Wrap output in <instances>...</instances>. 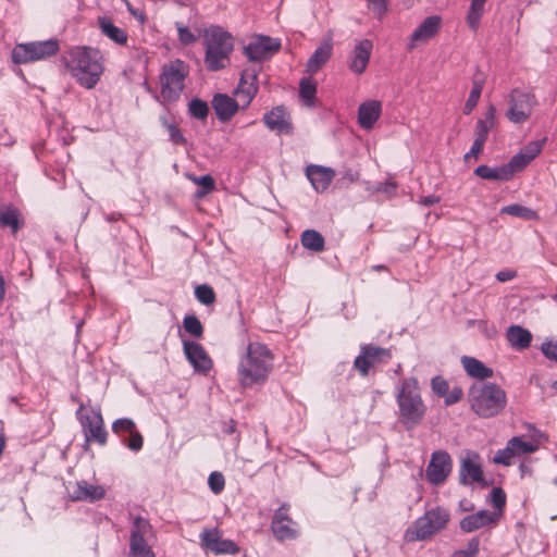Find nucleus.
I'll list each match as a JSON object with an SVG mask.
<instances>
[{
	"instance_id": "obj_14",
	"label": "nucleus",
	"mask_w": 557,
	"mask_h": 557,
	"mask_svg": "<svg viewBox=\"0 0 557 557\" xmlns=\"http://www.w3.org/2000/svg\"><path fill=\"white\" fill-rule=\"evenodd\" d=\"M183 349L186 359L193 366L194 370L205 375L208 374L213 363L202 345L193 341H184Z\"/></svg>"
},
{
	"instance_id": "obj_42",
	"label": "nucleus",
	"mask_w": 557,
	"mask_h": 557,
	"mask_svg": "<svg viewBox=\"0 0 557 557\" xmlns=\"http://www.w3.org/2000/svg\"><path fill=\"white\" fill-rule=\"evenodd\" d=\"M183 326L188 334L196 338H201L203 335V326L200 320L194 314H188L184 318Z\"/></svg>"
},
{
	"instance_id": "obj_62",
	"label": "nucleus",
	"mask_w": 557,
	"mask_h": 557,
	"mask_svg": "<svg viewBox=\"0 0 557 557\" xmlns=\"http://www.w3.org/2000/svg\"><path fill=\"white\" fill-rule=\"evenodd\" d=\"M437 202H440V197H437L435 195H429V196L421 197L420 201H419V203H421L424 207H430Z\"/></svg>"
},
{
	"instance_id": "obj_4",
	"label": "nucleus",
	"mask_w": 557,
	"mask_h": 557,
	"mask_svg": "<svg viewBox=\"0 0 557 557\" xmlns=\"http://www.w3.org/2000/svg\"><path fill=\"white\" fill-rule=\"evenodd\" d=\"M203 45L205 65L207 70L216 72L230 64V57L234 50L233 36L220 26H212L205 30Z\"/></svg>"
},
{
	"instance_id": "obj_56",
	"label": "nucleus",
	"mask_w": 557,
	"mask_h": 557,
	"mask_svg": "<svg viewBox=\"0 0 557 557\" xmlns=\"http://www.w3.org/2000/svg\"><path fill=\"white\" fill-rule=\"evenodd\" d=\"M462 388L459 386H455L451 391L448 389L447 394L445 395V405L451 406L458 403L462 398Z\"/></svg>"
},
{
	"instance_id": "obj_50",
	"label": "nucleus",
	"mask_w": 557,
	"mask_h": 557,
	"mask_svg": "<svg viewBox=\"0 0 557 557\" xmlns=\"http://www.w3.org/2000/svg\"><path fill=\"white\" fill-rule=\"evenodd\" d=\"M491 504L498 510L497 518L502 515L506 505V494L502 487H494L491 493Z\"/></svg>"
},
{
	"instance_id": "obj_41",
	"label": "nucleus",
	"mask_w": 557,
	"mask_h": 557,
	"mask_svg": "<svg viewBox=\"0 0 557 557\" xmlns=\"http://www.w3.org/2000/svg\"><path fill=\"white\" fill-rule=\"evenodd\" d=\"M510 447L515 450L516 455L531 454L539 449V444L533 442H524L522 437L515 436L509 441Z\"/></svg>"
},
{
	"instance_id": "obj_55",
	"label": "nucleus",
	"mask_w": 557,
	"mask_h": 557,
	"mask_svg": "<svg viewBox=\"0 0 557 557\" xmlns=\"http://www.w3.org/2000/svg\"><path fill=\"white\" fill-rule=\"evenodd\" d=\"M542 352L547 359L557 362V342L548 341L543 343Z\"/></svg>"
},
{
	"instance_id": "obj_2",
	"label": "nucleus",
	"mask_w": 557,
	"mask_h": 557,
	"mask_svg": "<svg viewBox=\"0 0 557 557\" xmlns=\"http://www.w3.org/2000/svg\"><path fill=\"white\" fill-rule=\"evenodd\" d=\"M66 67L76 82L87 89L98 84L104 70L100 51L89 47L74 48L70 52Z\"/></svg>"
},
{
	"instance_id": "obj_64",
	"label": "nucleus",
	"mask_w": 557,
	"mask_h": 557,
	"mask_svg": "<svg viewBox=\"0 0 557 557\" xmlns=\"http://www.w3.org/2000/svg\"><path fill=\"white\" fill-rule=\"evenodd\" d=\"M496 277L499 282H507L515 277V272L500 271L496 274Z\"/></svg>"
},
{
	"instance_id": "obj_13",
	"label": "nucleus",
	"mask_w": 557,
	"mask_h": 557,
	"mask_svg": "<svg viewBox=\"0 0 557 557\" xmlns=\"http://www.w3.org/2000/svg\"><path fill=\"white\" fill-rule=\"evenodd\" d=\"M81 425L85 436L86 446L95 442L101 446L107 444L108 432L104 430L103 419L101 413L92 412V414H85L81 417Z\"/></svg>"
},
{
	"instance_id": "obj_17",
	"label": "nucleus",
	"mask_w": 557,
	"mask_h": 557,
	"mask_svg": "<svg viewBox=\"0 0 557 557\" xmlns=\"http://www.w3.org/2000/svg\"><path fill=\"white\" fill-rule=\"evenodd\" d=\"M202 546L206 549L213 552L214 554H237L239 548L232 540H222L219 536L218 531L205 530L200 534Z\"/></svg>"
},
{
	"instance_id": "obj_58",
	"label": "nucleus",
	"mask_w": 557,
	"mask_h": 557,
	"mask_svg": "<svg viewBox=\"0 0 557 557\" xmlns=\"http://www.w3.org/2000/svg\"><path fill=\"white\" fill-rule=\"evenodd\" d=\"M126 4L127 11L133 15L141 25L147 21V16L143 10L134 8L128 0H123Z\"/></svg>"
},
{
	"instance_id": "obj_45",
	"label": "nucleus",
	"mask_w": 557,
	"mask_h": 557,
	"mask_svg": "<svg viewBox=\"0 0 557 557\" xmlns=\"http://www.w3.org/2000/svg\"><path fill=\"white\" fill-rule=\"evenodd\" d=\"M195 296L200 304L206 306H210L215 302V293L208 284L197 286L195 288Z\"/></svg>"
},
{
	"instance_id": "obj_15",
	"label": "nucleus",
	"mask_w": 557,
	"mask_h": 557,
	"mask_svg": "<svg viewBox=\"0 0 557 557\" xmlns=\"http://www.w3.org/2000/svg\"><path fill=\"white\" fill-rule=\"evenodd\" d=\"M295 522L288 516L287 505H282L274 513L271 530L278 541L292 540L297 536Z\"/></svg>"
},
{
	"instance_id": "obj_49",
	"label": "nucleus",
	"mask_w": 557,
	"mask_h": 557,
	"mask_svg": "<svg viewBox=\"0 0 557 557\" xmlns=\"http://www.w3.org/2000/svg\"><path fill=\"white\" fill-rule=\"evenodd\" d=\"M516 456L515 450L510 447L509 442L507 443L506 447L504 449H499L494 458V463L497 465H504V466H510L512 457Z\"/></svg>"
},
{
	"instance_id": "obj_48",
	"label": "nucleus",
	"mask_w": 557,
	"mask_h": 557,
	"mask_svg": "<svg viewBox=\"0 0 557 557\" xmlns=\"http://www.w3.org/2000/svg\"><path fill=\"white\" fill-rule=\"evenodd\" d=\"M128 437H124L121 440V442L132 451H139L143 448L144 445V437L140 434V432L135 429L134 431L128 434Z\"/></svg>"
},
{
	"instance_id": "obj_34",
	"label": "nucleus",
	"mask_w": 557,
	"mask_h": 557,
	"mask_svg": "<svg viewBox=\"0 0 557 557\" xmlns=\"http://www.w3.org/2000/svg\"><path fill=\"white\" fill-rule=\"evenodd\" d=\"M301 245L309 250L320 252L324 250V237L315 230H306L300 237Z\"/></svg>"
},
{
	"instance_id": "obj_60",
	"label": "nucleus",
	"mask_w": 557,
	"mask_h": 557,
	"mask_svg": "<svg viewBox=\"0 0 557 557\" xmlns=\"http://www.w3.org/2000/svg\"><path fill=\"white\" fill-rule=\"evenodd\" d=\"M368 2L373 7L374 12L381 16L387 11L386 0H368Z\"/></svg>"
},
{
	"instance_id": "obj_47",
	"label": "nucleus",
	"mask_w": 557,
	"mask_h": 557,
	"mask_svg": "<svg viewBox=\"0 0 557 557\" xmlns=\"http://www.w3.org/2000/svg\"><path fill=\"white\" fill-rule=\"evenodd\" d=\"M193 181H194V183H196L197 185L202 187V189L198 190L197 194H196L197 197H199V198H201L205 195L213 191L214 188H215L214 178L211 175H209V174L194 177Z\"/></svg>"
},
{
	"instance_id": "obj_29",
	"label": "nucleus",
	"mask_w": 557,
	"mask_h": 557,
	"mask_svg": "<svg viewBox=\"0 0 557 557\" xmlns=\"http://www.w3.org/2000/svg\"><path fill=\"white\" fill-rule=\"evenodd\" d=\"M24 226V220L21 215V212L12 207L0 208V227L1 228H10L12 235H16V233Z\"/></svg>"
},
{
	"instance_id": "obj_31",
	"label": "nucleus",
	"mask_w": 557,
	"mask_h": 557,
	"mask_svg": "<svg viewBox=\"0 0 557 557\" xmlns=\"http://www.w3.org/2000/svg\"><path fill=\"white\" fill-rule=\"evenodd\" d=\"M506 336L511 347L518 350L530 347L532 342V334L530 331L520 325L509 326Z\"/></svg>"
},
{
	"instance_id": "obj_54",
	"label": "nucleus",
	"mask_w": 557,
	"mask_h": 557,
	"mask_svg": "<svg viewBox=\"0 0 557 557\" xmlns=\"http://www.w3.org/2000/svg\"><path fill=\"white\" fill-rule=\"evenodd\" d=\"M542 143L536 140V141H531L529 143L527 146H524L521 150V152L530 160L532 161L533 159H535L541 150H542Z\"/></svg>"
},
{
	"instance_id": "obj_16",
	"label": "nucleus",
	"mask_w": 557,
	"mask_h": 557,
	"mask_svg": "<svg viewBox=\"0 0 557 557\" xmlns=\"http://www.w3.org/2000/svg\"><path fill=\"white\" fill-rule=\"evenodd\" d=\"M106 496V490L98 484H91L86 480L75 482L69 487V497L73 502L95 503Z\"/></svg>"
},
{
	"instance_id": "obj_22",
	"label": "nucleus",
	"mask_w": 557,
	"mask_h": 557,
	"mask_svg": "<svg viewBox=\"0 0 557 557\" xmlns=\"http://www.w3.org/2000/svg\"><path fill=\"white\" fill-rule=\"evenodd\" d=\"M306 175L310 181L312 187L318 191H324L332 183L335 171L331 168L310 164L306 169Z\"/></svg>"
},
{
	"instance_id": "obj_52",
	"label": "nucleus",
	"mask_w": 557,
	"mask_h": 557,
	"mask_svg": "<svg viewBox=\"0 0 557 557\" xmlns=\"http://www.w3.org/2000/svg\"><path fill=\"white\" fill-rule=\"evenodd\" d=\"M176 28L178 33V39L183 45H190L197 40V36H195L187 26H184L182 23H176Z\"/></svg>"
},
{
	"instance_id": "obj_57",
	"label": "nucleus",
	"mask_w": 557,
	"mask_h": 557,
	"mask_svg": "<svg viewBox=\"0 0 557 557\" xmlns=\"http://www.w3.org/2000/svg\"><path fill=\"white\" fill-rule=\"evenodd\" d=\"M484 144L474 139L470 150L463 156V160L469 162L471 158L478 160L479 154L482 152Z\"/></svg>"
},
{
	"instance_id": "obj_10",
	"label": "nucleus",
	"mask_w": 557,
	"mask_h": 557,
	"mask_svg": "<svg viewBox=\"0 0 557 557\" xmlns=\"http://www.w3.org/2000/svg\"><path fill=\"white\" fill-rule=\"evenodd\" d=\"M453 469V461L445 450H436L432 454L431 460L425 470L426 480L433 485L443 484Z\"/></svg>"
},
{
	"instance_id": "obj_1",
	"label": "nucleus",
	"mask_w": 557,
	"mask_h": 557,
	"mask_svg": "<svg viewBox=\"0 0 557 557\" xmlns=\"http://www.w3.org/2000/svg\"><path fill=\"white\" fill-rule=\"evenodd\" d=\"M273 354L264 344L250 343L238 363L239 384L245 388L263 384L273 370Z\"/></svg>"
},
{
	"instance_id": "obj_12",
	"label": "nucleus",
	"mask_w": 557,
	"mask_h": 557,
	"mask_svg": "<svg viewBox=\"0 0 557 557\" xmlns=\"http://www.w3.org/2000/svg\"><path fill=\"white\" fill-rule=\"evenodd\" d=\"M281 49L280 39L269 36H258L244 48L245 55L253 62L264 61Z\"/></svg>"
},
{
	"instance_id": "obj_5",
	"label": "nucleus",
	"mask_w": 557,
	"mask_h": 557,
	"mask_svg": "<svg viewBox=\"0 0 557 557\" xmlns=\"http://www.w3.org/2000/svg\"><path fill=\"white\" fill-rule=\"evenodd\" d=\"M471 409L481 418L499 414L507 405L506 392L495 383L474 384L468 397Z\"/></svg>"
},
{
	"instance_id": "obj_7",
	"label": "nucleus",
	"mask_w": 557,
	"mask_h": 557,
	"mask_svg": "<svg viewBox=\"0 0 557 557\" xmlns=\"http://www.w3.org/2000/svg\"><path fill=\"white\" fill-rule=\"evenodd\" d=\"M449 521L446 509L436 507L420 517L406 532L409 541H422L441 531Z\"/></svg>"
},
{
	"instance_id": "obj_11",
	"label": "nucleus",
	"mask_w": 557,
	"mask_h": 557,
	"mask_svg": "<svg viewBox=\"0 0 557 557\" xmlns=\"http://www.w3.org/2000/svg\"><path fill=\"white\" fill-rule=\"evenodd\" d=\"M535 97L529 92L512 90L507 117L513 123H522L529 119L535 106Z\"/></svg>"
},
{
	"instance_id": "obj_39",
	"label": "nucleus",
	"mask_w": 557,
	"mask_h": 557,
	"mask_svg": "<svg viewBox=\"0 0 557 557\" xmlns=\"http://www.w3.org/2000/svg\"><path fill=\"white\" fill-rule=\"evenodd\" d=\"M531 161L520 151L515 154L508 163L503 164L509 180L522 171Z\"/></svg>"
},
{
	"instance_id": "obj_23",
	"label": "nucleus",
	"mask_w": 557,
	"mask_h": 557,
	"mask_svg": "<svg viewBox=\"0 0 557 557\" xmlns=\"http://www.w3.org/2000/svg\"><path fill=\"white\" fill-rule=\"evenodd\" d=\"M333 52V42L331 38L324 39L314 50L306 63V72L310 75L318 73L323 65L331 59Z\"/></svg>"
},
{
	"instance_id": "obj_9",
	"label": "nucleus",
	"mask_w": 557,
	"mask_h": 557,
	"mask_svg": "<svg viewBox=\"0 0 557 557\" xmlns=\"http://www.w3.org/2000/svg\"><path fill=\"white\" fill-rule=\"evenodd\" d=\"M392 358L389 349L373 346H361L360 354L354 361L355 369L362 375L367 376L370 369L379 363L387 362Z\"/></svg>"
},
{
	"instance_id": "obj_36",
	"label": "nucleus",
	"mask_w": 557,
	"mask_h": 557,
	"mask_svg": "<svg viewBox=\"0 0 557 557\" xmlns=\"http://www.w3.org/2000/svg\"><path fill=\"white\" fill-rule=\"evenodd\" d=\"M317 84L311 77H304L299 83V98L307 107L314 104Z\"/></svg>"
},
{
	"instance_id": "obj_40",
	"label": "nucleus",
	"mask_w": 557,
	"mask_h": 557,
	"mask_svg": "<svg viewBox=\"0 0 557 557\" xmlns=\"http://www.w3.org/2000/svg\"><path fill=\"white\" fill-rule=\"evenodd\" d=\"M135 429H137L136 424L129 418H120L112 423V432L121 440L125 437V434H131Z\"/></svg>"
},
{
	"instance_id": "obj_33",
	"label": "nucleus",
	"mask_w": 557,
	"mask_h": 557,
	"mask_svg": "<svg viewBox=\"0 0 557 557\" xmlns=\"http://www.w3.org/2000/svg\"><path fill=\"white\" fill-rule=\"evenodd\" d=\"M99 27L108 38L119 45H125L127 41V34L122 28L115 26L109 18L101 17L98 21Z\"/></svg>"
},
{
	"instance_id": "obj_37",
	"label": "nucleus",
	"mask_w": 557,
	"mask_h": 557,
	"mask_svg": "<svg viewBox=\"0 0 557 557\" xmlns=\"http://www.w3.org/2000/svg\"><path fill=\"white\" fill-rule=\"evenodd\" d=\"M474 174L483 180L488 181H509L504 165L490 168L488 165L482 164L474 170Z\"/></svg>"
},
{
	"instance_id": "obj_63",
	"label": "nucleus",
	"mask_w": 557,
	"mask_h": 557,
	"mask_svg": "<svg viewBox=\"0 0 557 557\" xmlns=\"http://www.w3.org/2000/svg\"><path fill=\"white\" fill-rule=\"evenodd\" d=\"M223 432L231 435L236 432V421L233 419H230L228 421L224 422Z\"/></svg>"
},
{
	"instance_id": "obj_53",
	"label": "nucleus",
	"mask_w": 557,
	"mask_h": 557,
	"mask_svg": "<svg viewBox=\"0 0 557 557\" xmlns=\"http://www.w3.org/2000/svg\"><path fill=\"white\" fill-rule=\"evenodd\" d=\"M432 391L440 397H444L448 389V383L442 376H435L431 381Z\"/></svg>"
},
{
	"instance_id": "obj_59",
	"label": "nucleus",
	"mask_w": 557,
	"mask_h": 557,
	"mask_svg": "<svg viewBox=\"0 0 557 557\" xmlns=\"http://www.w3.org/2000/svg\"><path fill=\"white\" fill-rule=\"evenodd\" d=\"M129 557H156L151 547H141L137 549H129Z\"/></svg>"
},
{
	"instance_id": "obj_38",
	"label": "nucleus",
	"mask_w": 557,
	"mask_h": 557,
	"mask_svg": "<svg viewBox=\"0 0 557 557\" xmlns=\"http://www.w3.org/2000/svg\"><path fill=\"white\" fill-rule=\"evenodd\" d=\"M486 0H471V4L467 14V22L471 29L476 30L480 25L481 17L484 13Z\"/></svg>"
},
{
	"instance_id": "obj_19",
	"label": "nucleus",
	"mask_w": 557,
	"mask_h": 557,
	"mask_svg": "<svg viewBox=\"0 0 557 557\" xmlns=\"http://www.w3.org/2000/svg\"><path fill=\"white\" fill-rule=\"evenodd\" d=\"M152 536V528L150 522L137 516L132 524L131 529V540H129V549H137L141 547H150L148 544L150 537Z\"/></svg>"
},
{
	"instance_id": "obj_6",
	"label": "nucleus",
	"mask_w": 557,
	"mask_h": 557,
	"mask_svg": "<svg viewBox=\"0 0 557 557\" xmlns=\"http://www.w3.org/2000/svg\"><path fill=\"white\" fill-rule=\"evenodd\" d=\"M188 70L182 60H174L164 64L160 75L161 97L164 102H176L184 89V82Z\"/></svg>"
},
{
	"instance_id": "obj_21",
	"label": "nucleus",
	"mask_w": 557,
	"mask_h": 557,
	"mask_svg": "<svg viewBox=\"0 0 557 557\" xmlns=\"http://www.w3.org/2000/svg\"><path fill=\"white\" fill-rule=\"evenodd\" d=\"M373 45L369 39L359 40L351 53L349 69L355 74H362L369 63Z\"/></svg>"
},
{
	"instance_id": "obj_27",
	"label": "nucleus",
	"mask_w": 557,
	"mask_h": 557,
	"mask_svg": "<svg viewBox=\"0 0 557 557\" xmlns=\"http://www.w3.org/2000/svg\"><path fill=\"white\" fill-rule=\"evenodd\" d=\"M382 112L381 102L370 100L361 103L358 108V122L364 129H371L379 120Z\"/></svg>"
},
{
	"instance_id": "obj_8",
	"label": "nucleus",
	"mask_w": 557,
	"mask_h": 557,
	"mask_svg": "<svg viewBox=\"0 0 557 557\" xmlns=\"http://www.w3.org/2000/svg\"><path fill=\"white\" fill-rule=\"evenodd\" d=\"M58 51L59 41L57 39L18 44L12 50V60L16 64L29 63L52 57Z\"/></svg>"
},
{
	"instance_id": "obj_43",
	"label": "nucleus",
	"mask_w": 557,
	"mask_h": 557,
	"mask_svg": "<svg viewBox=\"0 0 557 557\" xmlns=\"http://www.w3.org/2000/svg\"><path fill=\"white\" fill-rule=\"evenodd\" d=\"M188 112L197 120H206L209 113L208 103L199 98H194L188 103Z\"/></svg>"
},
{
	"instance_id": "obj_32",
	"label": "nucleus",
	"mask_w": 557,
	"mask_h": 557,
	"mask_svg": "<svg viewBox=\"0 0 557 557\" xmlns=\"http://www.w3.org/2000/svg\"><path fill=\"white\" fill-rule=\"evenodd\" d=\"M461 362L466 372L472 377L484 380L493 375V370L476 358L465 356Z\"/></svg>"
},
{
	"instance_id": "obj_25",
	"label": "nucleus",
	"mask_w": 557,
	"mask_h": 557,
	"mask_svg": "<svg viewBox=\"0 0 557 557\" xmlns=\"http://www.w3.org/2000/svg\"><path fill=\"white\" fill-rule=\"evenodd\" d=\"M442 20L437 15L426 17L412 33L410 49L414 42H422L433 38L440 30Z\"/></svg>"
},
{
	"instance_id": "obj_51",
	"label": "nucleus",
	"mask_w": 557,
	"mask_h": 557,
	"mask_svg": "<svg viewBox=\"0 0 557 557\" xmlns=\"http://www.w3.org/2000/svg\"><path fill=\"white\" fill-rule=\"evenodd\" d=\"M208 484L214 494H219L224 490L225 479L221 472H212L209 475Z\"/></svg>"
},
{
	"instance_id": "obj_61",
	"label": "nucleus",
	"mask_w": 557,
	"mask_h": 557,
	"mask_svg": "<svg viewBox=\"0 0 557 557\" xmlns=\"http://www.w3.org/2000/svg\"><path fill=\"white\" fill-rule=\"evenodd\" d=\"M479 540L474 537L468 542L467 548L461 550L467 553L468 556L476 557L479 553Z\"/></svg>"
},
{
	"instance_id": "obj_46",
	"label": "nucleus",
	"mask_w": 557,
	"mask_h": 557,
	"mask_svg": "<svg viewBox=\"0 0 557 557\" xmlns=\"http://www.w3.org/2000/svg\"><path fill=\"white\" fill-rule=\"evenodd\" d=\"M481 92H482V84L479 82H474L472 89L470 91V95H469V97L465 103V107H463V113L466 115H469L473 111V109L476 107V104L480 100V97H481Z\"/></svg>"
},
{
	"instance_id": "obj_28",
	"label": "nucleus",
	"mask_w": 557,
	"mask_h": 557,
	"mask_svg": "<svg viewBox=\"0 0 557 557\" xmlns=\"http://www.w3.org/2000/svg\"><path fill=\"white\" fill-rule=\"evenodd\" d=\"M497 520V513L488 510H480L461 519L460 529L463 532H473L480 528L494 523Z\"/></svg>"
},
{
	"instance_id": "obj_35",
	"label": "nucleus",
	"mask_w": 557,
	"mask_h": 557,
	"mask_svg": "<svg viewBox=\"0 0 557 557\" xmlns=\"http://www.w3.org/2000/svg\"><path fill=\"white\" fill-rule=\"evenodd\" d=\"M159 121L161 125L168 131L169 139L173 145H187V139L183 135L182 131L174 122H170L168 114L160 115Z\"/></svg>"
},
{
	"instance_id": "obj_24",
	"label": "nucleus",
	"mask_w": 557,
	"mask_h": 557,
	"mask_svg": "<svg viewBox=\"0 0 557 557\" xmlns=\"http://www.w3.org/2000/svg\"><path fill=\"white\" fill-rule=\"evenodd\" d=\"M212 108L221 122L230 121L238 111L239 103L226 94H216L212 101Z\"/></svg>"
},
{
	"instance_id": "obj_3",
	"label": "nucleus",
	"mask_w": 557,
	"mask_h": 557,
	"mask_svg": "<svg viewBox=\"0 0 557 557\" xmlns=\"http://www.w3.org/2000/svg\"><path fill=\"white\" fill-rule=\"evenodd\" d=\"M396 401L399 422L406 430H412L422 422L426 406L422 400L416 377H407L400 382Z\"/></svg>"
},
{
	"instance_id": "obj_18",
	"label": "nucleus",
	"mask_w": 557,
	"mask_h": 557,
	"mask_svg": "<svg viewBox=\"0 0 557 557\" xmlns=\"http://www.w3.org/2000/svg\"><path fill=\"white\" fill-rule=\"evenodd\" d=\"M267 127L277 134H292L293 125L289 113L283 106L275 107L263 115Z\"/></svg>"
},
{
	"instance_id": "obj_20",
	"label": "nucleus",
	"mask_w": 557,
	"mask_h": 557,
	"mask_svg": "<svg viewBox=\"0 0 557 557\" xmlns=\"http://www.w3.org/2000/svg\"><path fill=\"white\" fill-rule=\"evenodd\" d=\"M257 91V72L255 70H252L251 72L245 70L240 76L239 84L235 89V95L237 96L239 101L243 102L244 108L250 104Z\"/></svg>"
},
{
	"instance_id": "obj_44",
	"label": "nucleus",
	"mask_w": 557,
	"mask_h": 557,
	"mask_svg": "<svg viewBox=\"0 0 557 557\" xmlns=\"http://www.w3.org/2000/svg\"><path fill=\"white\" fill-rule=\"evenodd\" d=\"M502 213L522 218L525 220H531L536 216V213L532 209L517 203L504 207L502 209Z\"/></svg>"
},
{
	"instance_id": "obj_26",
	"label": "nucleus",
	"mask_w": 557,
	"mask_h": 557,
	"mask_svg": "<svg viewBox=\"0 0 557 557\" xmlns=\"http://www.w3.org/2000/svg\"><path fill=\"white\" fill-rule=\"evenodd\" d=\"M478 460V454H473L472 458L469 457L462 460L459 470L461 484L467 485L470 483L483 481V471Z\"/></svg>"
},
{
	"instance_id": "obj_30",
	"label": "nucleus",
	"mask_w": 557,
	"mask_h": 557,
	"mask_svg": "<svg viewBox=\"0 0 557 557\" xmlns=\"http://www.w3.org/2000/svg\"><path fill=\"white\" fill-rule=\"evenodd\" d=\"M496 124V108L490 104L484 113V119H480L475 125V140L485 145L490 131Z\"/></svg>"
}]
</instances>
